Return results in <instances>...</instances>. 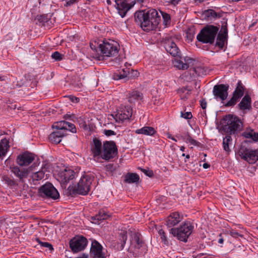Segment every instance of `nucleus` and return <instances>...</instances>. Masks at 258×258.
Listing matches in <instances>:
<instances>
[{"mask_svg":"<svg viewBox=\"0 0 258 258\" xmlns=\"http://www.w3.org/2000/svg\"><path fill=\"white\" fill-rule=\"evenodd\" d=\"M243 129V122L236 115L228 114L225 115L221 121L220 131L222 134L237 135Z\"/></svg>","mask_w":258,"mask_h":258,"instance_id":"obj_1","label":"nucleus"},{"mask_svg":"<svg viewBox=\"0 0 258 258\" xmlns=\"http://www.w3.org/2000/svg\"><path fill=\"white\" fill-rule=\"evenodd\" d=\"M93 177L86 175L82 176L77 184L70 185L67 189L69 195L74 196L76 195H87L91 189V185L93 181Z\"/></svg>","mask_w":258,"mask_h":258,"instance_id":"obj_2","label":"nucleus"},{"mask_svg":"<svg viewBox=\"0 0 258 258\" xmlns=\"http://www.w3.org/2000/svg\"><path fill=\"white\" fill-rule=\"evenodd\" d=\"M194 226L190 221H186L178 228H171L170 233L181 241L186 242L187 239L192 233Z\"/></svg>","mask_w":258,"mask_h":258,"instance_id":"obj_3","label":"nucleus"},{"mask_svg":"<svg viewBox=\"0 0 258 258\" xmlns=\"http://www.w3.org/2000/svg\"><path fill=\"white\" fill-rule=\"evenodd\" d=\"M219 28L213 25H207L202 28L197 36L199 42L203 43L214 44Z\"/></svg>","mask_w":258,"mask_h":258,"instance_id":"obj_4","label":"nucleus"},{"mask_svg":"<svg viewBox=\"0 0 258 258\" xmlns=\"http://www.w3.org/2000/svg\"><path fill=\"white\" fill-rule=\"evenodd\" d=\"M102 153L100 158L105 161H110L118 155V149L113 141H106L103 143Z\"/></svg>","mask_w":258,"mask_h":258,"instance_id":"obj_5","label":"nucleus"},{"mask_svg":"<svg viewBox=\"0 0 258 258\" xmlns=\"http://www.w3.org/2000/svg\"><path fill=\"white\" fill-rule=\"evenodd\" d=\"M228 30L227 26V19L223 18L221 21V26L220 31L218 32L215 43V46L220 50L223 49L225 43L227 44L228 38Z\"/></svg>","mask_w":258,"mask_h":258,"instance_id":"obj_6","label":"nucleus"},{"mask_svg":"<svg viewBox=\"0 0 258 258\" xmlns=\"http://www.w3.org/2000/svg\"><path fill=\"white\" fill-rule=\"evenodd\" d=\"M98 50L101 54L97 57L99 60L103 59L104 56H115L118 52L116 45L106 41H103L102 43L99 45Z\"/></svg>","mask_w":258,"mask_h":258,"instance_id":"obj_7","label":"nucleus"},{"mask_svg":"<svg viewBox=\"0 0 258 258\" xmlns=\"http://www.w3.org/2000/svg\"><path fill=\"white\" fill-rule=\"evenodd\" d=\"M238 153L241 159L249 164H253L258 160V148L252 150L242 145L239 148Z\"/></svg>","mask_w":258,"mask_h":258,"instance_id":"obj_8","label":"nucleus"},{"mask_svg":"<svg viewBox=\"0 0 258 258\" xmlns=\"http://www.w3.org/2000/svg\"><path fill=\"white\" fill-rule=\"evenodd\" d=\"M39 194L41 197L56 200L59 198V194L52 183L47 182L39 189Z\"/></svg>","mask_w":258,"mask_h":258,"instance_id":"obj_9","label":"nucleus"},{"mask_svg":"<svg viewBox=\"0 0 258 258\" xmlns=\"http://www.w3.org/2000/svg\"><path fill=\"white\" fill-rule=\"evenodd\" d=\"M88 243L87 239L82 235L74 237L70 241V247L75 253L83 250Z\"/></svg>","mask_w":258,"mask_h":258,"instance_id":"obj_10","label":"nucleus"},{"mask_svg":"<svg viewBox=\"0 0 258 258\" xmlns=\"http://www.w3.org/2000/svg\"><path fill=\"white\" fill-rule=\"evenodd\" d=\"M245 90L241 81H238L237 86L232 93V97L225 105L227 107L234 106L243 96Z\"/></svg>","mask_w":258,"mask_h":258,"instance_id":"obj_11","label":"nucleus"},{"mask_svg":"<svg viewBox=\"0 0 258 258\" xmlns=\"http://www.w3.org/2000/svg\"><path fill=\"white\" fill-rule=\"evenodd\" d=\"M145 13H146V17L147 21H149L148 23L149 25H152L151 31L155 30L160 22L161 17L159 15L158 12L154 9H148L144 10Z\"/></svg>","mask_w":258,"mask_h":258,"instance_id":"obj_12","label":"nucleus"},{"mask_svg":"<svg viewBox=\"0 0 258 258\" xmlns=\"http://www.w3.org/2000/svg\"><path fill=\"white\" fill-rule=\"evenodd\" d=\"M146 14L144 10L136 12L134 14L135 21L144 31L149 32L151 31L152 25H150L149 23H148L149 21L145 16Z\"/></svg>","mask_w":258,"mask_h":258,"instance_id":"obj_13","label":"nucleus"},{"mask_svg":"<svg viewBox=\"0 0 258 258\" xmlns=\"http://www.w3.org/2000/svg\"><path fill=\"white\" fill-rule=\"evenodd\" d=\"M115 7L119 15L123 18L127 12L135 5L136 1L128 3L127 0H115Z\"/></svg>","mask_w":258,"mask_h":258,"instance_id":"obj_14","label":"nucleus"},{"mask_svg":"<svg viewBox=\"0 0 258 258\" xmlns=\"http://www.w3.org/2000/svg\"><path fill=\"white\" fill-rule=\"evenodd\" d=\"M76 173L72 169H65L57 175V180L60 183L62 187L66 188L67 184L75 178Z\"/></svg>","mask_w":258,"mask_h":258,"instance_id":"obj_15","label":"nucleus"},{"mask_svg":"<svg viewBox=\"0 0 258 258\" xmlns=\"http://www.w3.org/2000/svg\"><path fill=\"white\" fill-rule=\"evenodd\" d=\"M229 86L228 84H217L214 86L213 93L215 99L224 101L227 98Z\"/></svg>","mask_w":258,"mask_h":258,"instance_id":"obj_16","label":"nucleus"},{"mask_svg":"<svg viewBox=\"0 0 258 258\" xmlns=\"http://www.w3.org/2000/svg\"><path fill=\"white\" fill-rule=\"evenodd\" d=\"M164 47L166 51L174 57H179L180 51L172 37H166L164 40Z\"/></svg>","mask_w":258,"mask_h":258,"instance_id":"obj_17","label":"nucleus"},{"mask_svg":"<svg viewBox=\"0 0 258 258\" xmlns=\"http://www.w3.org/2000/svg\"><path fill=\"white\" fill-rule=\"evenodd\" d=\"M90 254L93 258H106V253L103 251L102 246L96 240L92 241Z\"/></svg>","mask_w":258,"mask_h":258,"instance_id":"obj_18","label":"nucleus"},{"mask_svg":"<svg viewBox=\"0 0 258 258\" xmlns=\"http://www.w3.org/2000/svg\"><path fill=\"white\" fill-rule=\"evenodd\" d=\"M35 159V155L26 151L19 154L16 159L17 164L20 166H28Z\"/></svg>","mask_w":258,"mask_h":258,"instance_id":"obj_19","label":"nucleus"},{"mask_svg":"<svg viewBox=\"0 0 258 258\" xmlns=\"http://www.w3.org/2000/svg\"><path fill=\"white\" fill-rule=\"evenodd\" d=\"M133 109L131 107L125 106L122 109L117 110V113L114 117L116 122H122L123 120L129 119L132 115Z\"/></svg>","mask_w":258,"mask_h":258,"instance_id":"obj_20","label":"nucleus"},{"mask_svg":"<svg viewBox=\"0 0 258 258\" xmlns=\"http://www.w3.org/2000/svg\"><path fill=\"white\" fill-rule=\"evenodd\" d=\"M11 171L17 178L16 180L18 182L23 183L25 182V179L27 178L28 171L27 169L22 168L17 166H11L10 167Z\"/></svg>","mask_w":258,"mask_h":258,"instance_id":"obj_21","label":"nucleus"},{"mask_svg":"<svg viewBox=\"0 0 258 258\" xmlns=\"http://www.w3.org/2000/svg\"><path fill=\"white\" fill-rule=\"evenodd\" d=\"M52 127L56 128L57 131L61 130L63 133L66 131H69L73 133H75L77 132V129L74 124L64 120L55 122L53 124Z\"/></svg>","mask_w":258,"mask_h":258,"instance_id":"obj_22","label":"nucleus"},{"mask_svg":"<svg viewBox=\"0 0 258 258\" xmlns=\"http://www.w3.org/2000/svg\"><path fill=\"white\" fill-rule=\"evenodd\" d=\"M53 14L49 13L47 14H43L37 15L36 19L40 25L44 27L47 29H50L52 27L53 22L51 19Z\"/></svg>","mask_w":258,"mask_h":258,"instance_id":"obj_23","label":"nucleus"},{"mask_svg":"<svg viewBox=\"0 0 258 258\" xmlns=\"http://www.w3.org/2000/svg\"><path fill=\"white\" fill-rule=\"evenodd\" d=\"M103 144L100 139L97 138L93 139L92 144L91 145V151L94 157H100L102 153Z\"/></svg>","mask_w":258,"mask_h":258,"instance_id":"obj_24","label":"nucleus"},{"mask_svg":"<svg viewBox=\"0 0 258 258\" xmlns=\"http://www.w3.org/2000/svg\"><path fill=\"white\" fill-rule=\"evenodd\" d=\"M183 219L182 215H180L178 212L171 213L167 218L166 225L170 228L178 224Z\"/></svg>","mask_w":258,"mask_h":258,"instance_id":"obj_25","label":"nucleus"},{"mask_svg":"<svg viewBox=\"0 0 258 258\" xmlns=\"http://www.w3.org/2000/svg\"><path fill=\"white\" fill-rule=\"evenodd\" d=\"M127 238V232L121 230L118 233L117 242L115 243L114 247L117 250H121L123 249Z\"/></svg>","mask_w":258,"mask_h":258,"instance_id":"obj_26","label":"nucleus"},{"mask_svg":"<svg viewBox=\"0 0 258 258\" xmlns=\"http://www.w3.org/2000/svg\"><path fill=\"white\" fill-rule=\"evenodd\" d=\"M239 110H250L251 108V99L249 95L246 94L237 105Z\"/></svg>","mask_w":258,"mask_h":258,"instance_id":"obj_27","label":"nucleus"},{"mask_svg":"<svg viewBox=\"0 0 258 258\" xmlns=\"http://www.w3.org/2000/svg\"><path fill=\"white\" fill-rule=\"evenodd\" d=\"M126 96L128 101L131 104L143 99V94L139 91L135 90L129 92Z\"/></svg>","mask_w":258,"mask_h":258,"instance_id":"obj_28","label":"nucleus"},{"mask_svg":"<svg viewBox=\"0 0 258 258\" xmlns=\"http://www.w3.org/2000/svg\"><path fill=\"white\" fill-rule=\"evenodd\" d=\"M66 134L62 131H56L50 134L49 136V140L53 143L58 144L61 141V138L65 136Z\"/></svg>","mask_w":258,"mask_h":258,"instance_id":"obj_29","label":"nucleus"},{"mask_svg":"<svg viewBox=\"0 0 258 258\" xmlns=\"http://www.w3.org/2000/svg\"><path fill=\"white\" fill-rule=\"evenodd\" d=\"M189 73L191 78H195L198 76L205 75L206 70L201 67H193L189 69Z\"/></svg>","mask_w":258,"mask_h":258,"instance_id":"obj_30","label":"nucleus"},{"mask_svg":"<svg viewBox=\"0 0 258 258\" xmlns=\"http://www.w3.org/2000/svg\"><path fill=\"white\" fill-rule=\"evenodd\" d=\"M48 167L49 165L45 164L43 167H42L41 170L34 173L32 175V178L33 181H39L43 179Z\"/></svg>","mask_w":258,"mask_h":258,"instance_id":"obj_31","label":"nucleus"},{"mask_svg":"<svg viewBox=\"0 0 258 258\" xmlns=\"http://www.w3.org/2000/svg\"><path fill=\"white\" fill-rule=\"evenodd\" d=\"M156 132L155 130L153 127L148 126H145L135 131V133L137 134H143L147 136H153Z\"/></svg>","mask_w":258,"mask_h":258,"instance_id":"obj_32","label":"nucleus"},{"mask_svg":"<svg viewBox=\"0 0 258 258\" xmlns=\"http://www.w3.org/2000/svg\"><path fill=\"white\" fill-rule=\"evenodd\" d=\"M140 177L138 174L135 173H127L124 176V182L133 183L138 182Z\"/></svg>","mask_w":258,"mask_h":258,"instance_id":"obj_33","label":"nucleus"},{"mask_svg":"<svg viewBox=\"0 0 258 258\" xmlns=\"http://www.w3.org/2000/svg\"><path fill=\"white\" fill-rule=\"evenodd\" d=\"M132 242L136 243L135 246L138 248L140 249L143 245V241L141 239L142 235L139 232H134L132 235Z\"/></svg>","mask_w":258,"mask_h":258,"instance_id":"obj_34","label":"nucleus"},{"mask_svg":"<svg viewBox=\"0 0 258 258\" xmlns=\"http://www.w3.org/2000/svg\"><path fill=\"white\" fill-rule=\"evenodd\" d=\"M2 179L3 180L5 181V183L12 188H15L18 185V181L16 180V179L15 180L14 178L9 176L7 175H3Z\"/></svg>","mask_w":258,"mask_h":258,"instance_id":"obj_35","label":"nucleus"},{"mask_svg":"<svg viewBox=\"0 0 258 258\" xmlns=\"http://www.w3.org/2000/svg\"><path fill=\"white\" fill-rule=\"evenodd\" d=\"M232 143V139L231 135L226 134V136L223 139V149L227 152L229 153L231 150L229 148V145H231Z\"/></svg>","mask_w":258,"mask_h":258,"instance_id":"obj_36","label":"nucleus"},{"mask_svg":"<svg viewBox=\"0 0 258 258\" xmlns=\"http://www.w3.org/2000/svg\"><path fill=\"white\" fill-rule=\"evenodd\" d=\"M110 217L108 213L105 211L104 210H100L98 214L96 216L92 217L93 220H97V222L99 221L107 219Z\"/></svg>","mask_w":258,"mask_h":258,"instance_id":"obj_37","label":"nucleus"},{"mask_svg":"<svg viewBox=\"0 0 258 258\" xmlns=\"http://www.w3.org/2000/svg\"><path fill=\"white\" fill-rule=\"evenodd\" d=\"M203 14L206 17L214 19L217 18H220L222 16V13H218L212 9H208L207 10H205Z\"/></svg>","mask_w":258,"mask_h":258,"instance_id":"obj_38","label":"nucleus"},{"mask_svg":"<svg viewBox=\"0 0 258 258\" xmlns=\"http://www.w3.org/2000/svg\"><path fill=\"white\" fill-rule=\"evenodd\" d=\"M242 136L245 138L251 139L254 142L258 141V133L254 132L253 130H250L249 132H244Z\"/></svg>","mask_w":258,"mask_h":258,"instance_id":"obj_39","label":"nucleus"},{"mask_svg":"<svg viewBox=\"0 0 258 258\" xmlns=\"http://www.w3.org/2000/svg\"><path fill=\"white\" fill-rule=\"evenodd\" d=\"M173 63L174 67L180 70H185L188 68V65L187 63L183 62L182 60L178 58H175Z\"/></svg>","mask_w":258,"mask_h":258,"instance_id":"obj_40","label":"nucleus"},{"mask_svg":"<svg viewBox=\"0 0 258 258\" xmlns=\"http://www.w3.org/2000/svg\"><path fill=\"white\" fill-rule=\"evenodd\" d=\"M8 142L6 140H2L0 143V157L5 156L7 152Z\"/></svg>","mask_w":258,"mask_h":258,"instance_id":"obj_41","label":"nucleus"},{"mask_svg":"<svg viewBox=\"0 0 258 258\" xmlns=\"http://www.w3.org/2000/svg\"><path fill=\"white\" fill-rule=\"evenodd\" d=\"M184 139L186 140V142H189L190 144L199 147L201 145V143L196 140L193 139L192 137L190 136L189 133H186L184 135Z\"/></svg>","mask_w":258,"mask_h":258,"instance_id":"obj_42","label":"nucleus"},{"mask_svg":"<svg viewBox=\"0 0 258 258\" xmlns=\"http://www.w3.org/2000/svg\"><path fill=\"white\" fill-rule=\"evenodd\" d=\"M158 234L159 236H160V239L162 241V242L165 245H168L169 242L167 240L166 233L165 231L162 229H159L158 230Z\"/></svg>","mask_w":258,"mask_h":258,"instance_id":"obj_43","label":"nucleus"},{"mask_svg":"<svg viewBox=\"0 0 258 258\" xmlns=\"http://www.w3.org/2000/svg\"><path fill=\"white\" fill-rule=\"evenodd\" d=\"M36 241L41 246L48 248L51 251L53 250L52 245L47 242H42L39 238H36Z\"/></svg>","mask_w":258,"mask_h":258,"instance_id":"obj_44","label":"nucleus"},{"mask_svg":"<svg viewBox=\"0 0 258 258\" xmlns=\"http://www.w3.org/2000/svg\"><path fill=\"white\" fill-rule=\"evenodd\" d=\"M126 73H122L121 72L118 71L114 73L112 75V79L115 80H118L126 78Z\"/></svg>","mask_w":258,"mask_h":258,"instance_id":"obj_45","label":"nucleus"},{"mask_svg":"<svg viewBox=\"0 0 258 258\" xmlns=\"http://www.w3.org/2000/svg\"><path fill=\"white\" fill-rule=\"evenodd\" d=\"M161 13L162 16V18L163 19V23L165 25L167 26L170 24L171 22V17L169 14L161 11Z\"/></svg>","mask_w":258,"mask_h":258,"instance_id":"obj_46","label":"nucleus"},{"mask_svg":"<svg viewBox=\"0 0 258 258\" xmlns=\"http://www.w3.org/2000/svg\"><path fill=\"white\" fill-rule=\"evenodd\" d=\"M141 171H142L146 175L148 176L149 177H152L154 176V173L153 170L148 169H144L141 167L139 168Z\"/></svg>","mask_w":258,"mask_h":258,"instance_id":"obj_47","label":"nucleus"},{"mask_svg":"<svg viewBox=\"0 0 258 258\" xmlns=\"http://www.w3.org/2000/svg\"><path fill=\"white\" fill-rule=\"evenodd\" d=\"M62 55L58 51H55L51 55V57L56 61H60L62 59Z\"/></svg>","mask_w":258,"mask_h":258,"instance_id":"obj_48","label":"nucleus"},{"mask_svg":"<svg viewBox=\"0 0 258 258\" xmlns=\"http://www.w3.org/2000/svg\"><path fill=\"white\" fill-rule=\"evenodd\" d=\"M185 90H187V92L183 95H181L180 97L181 99L186 100L187 99L190 94L191 90L187 89V88H183L181 89V91L183 93Z\"/></svg>","mask_w":258,"mask_h":258,"instance_id":"obj_49","label":"nucleus"},{"mask_svg":"<svg viewBox=\"0 0 258 258\" xmlns=\"http://www.w3.org/2000/svg\"><path fill=\"white\" fill-rule=\"evenodd\" d=\"M78 122L80 127L82 128L84 130H87L88 129L86 122L83 119L80 118L78 120Z\"/></svg>","mask_w":258,"mask_h":258,"instance_id":"obj_50","label":"nucleus"},{"mask_svg":"<svg viewBox=\"0 0 258 258\" xmlns=\"http://www.w3.org/2000/svg\"><path fill=\"white\" fill-rule=\"evenodd\" d=\"M181 117L186 119H191L192 115L191 112H181Z\"/></svg>","mask_w":258,"mask_h":258,"instance_id":"obj_51","label":"nucleus"},{"mask_svg":"<svg viewBox=\"0 0 258 258\" xmlns=\"http://www.w3.org/2000/svg\"><path fill=\"white\" fill-rule=\"evenodd\" d=\"M104 134L106 136H114V135H116V133L112 131V130H104Z\"/></svg>","mask_w":258,"mask_h":258,"instance_id":"obj_52","label":"nucleus"},{"mask_svg":"<svg viewBox=\"0 0 258 258\" xmlns=\"http://www.w3.org/2000/svg\"><path fill=\"white\" fill-rule=\"evenodd\" d=\"M80 0H69V1H66V4H64V6L65 7H69L75 3H77L78 2H79Z\"/></svg>","mask_w":258,"mask_h":258,"instance_id":"obj_53","label":"nucleus"},{"mask_svg":"<svg viewBox=\"0 0 258 258\" xmlns=\"http://www.w3.org/2000/svg\"><path fill=\"white\" fill-rule=\"evenodd\" d=\"M230 235L234 238H238L239 236L242 237V235L238 233L236 231L232 230L230 231Z\"/></svg>","mask_w":258,"mask_h":258,"instance_id":"obj_54","label":"nucleus"},{"mask_svg":"<svg viewBox=\"0 0 258 258\" xmlns=\"http://www.w3.org/2000/svg\"><path fill=\"white\" fill-rule=\"evenodd\" d=\"M207 101L205 98H203L200 101V105L203 109H205L207 107Z\"/></svg>","mask_w":258,"mask_h":258,"instance_id":"obj_55","label":"nucleus"},{"mask_svg":"<svg viewBox=\"0 0 258 258\" xmlns=\"http://www.w3.org/2000/svg\"><path fill=\"white\" fill-rule=\"evenodd\" d=\"M180 2V0H169V1H168L169 4L173 5L174 6L177 5Z\"/></svg>","mask_w":258,"mask_h":258,"instance_id":"obj_56","label":"nucleus"},{"mask_svg":"<svg viewBox=\"0 0 258 258\" xmlns=\"http://www.w3.org/2000/svg\"><path fill=\"white\" fill-rule=\"evenodd\" d=\"M70 99L73 102L77 103L79 101L80 99L79 98L73 96H70Z\"/></svg>","mask_w":258,"mask_h":258,"instance_id":"obj_57","label":"nucleus"},{"mask_svg":"<svg viewBox=\"0 0 258 258\" xmlns=\"http://www.w3.org/2000/svg\"><path fill=\"white\" fill-rule=\"evenodd\" d=\"M75 117L74 114H66L64 115L63 118L65 119H71L72 117Z\"/></svg>","mask_w":258,"mask_h":258,"instance_id":"obj_58","label":"nucleus"},{"mask_svg":"<svg viewBox=\"0 0 258 258\" xmlns=\"http://www.w3.org/2000/svg\"><path fill=\"white\" fill-rule=\"evenodd\" d=\"M219 237H220V238L218 240V243L220 244H222L224 242V239H223V237H222L221 234H219Z\"/></svg>","mask_w":258,"mask_h":258,"instance_id":"obj_59","label":"nucleus"},{"mask_svg":"<svg viewBox=\"0 0 258 258\" xmlns=\"http://www.w3.org/2000/svg\"><path fill=\"white\" fill-rule=\"evenodd\" d=\"M187 38L188 39H189L190 41H192V40L194 38V35L191 33H187Z\"/></svg>","mask_w":258,"mask_h":258,"instance_id":"obj_60","label":"nucleus"},{"mask_svg":"<svg viewBox=\"0 0 258 258\" xmlns=\"http://www.w3.org/2000/svg\"><path fill=\"white\" fill-rule=\"evenodd\" d=\"M203 167L205 169H207L210 167V165L208 163H205L203 164Z\"/></svg>","mask_w":258,"mask_h":258,"instance_id":"obj_61","label":"nucleus"},{"mask_svg":"<svg viewBox=\"0 0 258 258\" xmlns=\"http://www.w3.org/2000/svg\"><path fill=\"white\" fill-rule=\"evenodd\" d=\"M88 255L86 253H83L81 256L78 257L77 258H88Z\"/></svg>","mask_w":258,"mask_h":258,"instance_id":"obj_62","label":"nucleus"},{"mask_svg":"<svg viewBox=\"0 0 258 258\" xmlns=\"http://www.w3.org/2000/svg\"><path fill=\"white\" fill-rule=\"evenodd\" d=\"M90 47L92 50H95L96 52H98V49L96 48V46L94 45L92 43L90 44Z\"/></svg>","mask_w":258,"mask_h":258,"instance_id":"obj_63","label":"nucleus"},{"mask_svg":"<svg viewBox=\"0 0 258 258\" xmlns=\"http://www.w3.org/2000/svg\"><path fill=\"white\" fill-rule=\"evenodd\" d=\"M122 73H126V77H127V76L129 75V71L128 70H125V69H123L121 70Z\"/></svg>","mask_w":258,"mask_h":258,"instance_id":"obj_64","label":"nucleus"}]
</instances>
